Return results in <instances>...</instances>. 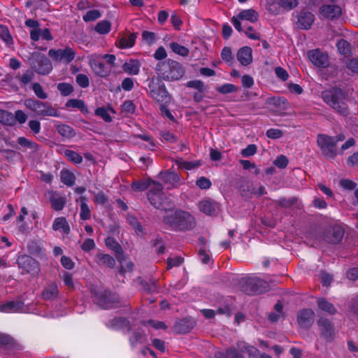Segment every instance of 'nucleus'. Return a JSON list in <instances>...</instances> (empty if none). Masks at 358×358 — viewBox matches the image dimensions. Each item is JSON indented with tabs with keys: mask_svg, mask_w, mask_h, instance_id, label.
Segmentation results:
<instances>
[{
	"mask_svg": "<svg viewBox=\"0 0 358 358\" xmlns=\"http://www.w3.org/2000/svg\"><path fill=\"white\" fill-rule=\"evenodd\" d=\"M162 222L171 229L178 231H189L196 226L194 217L189 213L180 209L164 216Z\"/></svg>",
	"mask_w": 358,
	"mask_h": 358,
	"instance_id": "nucleus-1",
	"label": "nucleus"
},
{
	"mask_svg": "<svg viewBox=\"0 0 358 358\" xmlns=\"http://www.w3.org/2000/svg\"><path fill=\"white\" fill-rule=\"evenodd\" d=\"M159 76L166 81H175L181 79L185 73L183 66L171 59L159 62L156 66Z\"/></svg>",
	"mask_w": 358,
	"mask_h": 358,
	"instance_id": "nucleus-2",
	"label": "nucleus"
},
{
	"mask_svg": "<svg viewBox=\"0 0 358 358\" xmlns=\"http://www.w3.org/2000/svg\"><path fill=\"white\" fill-rule=\"evenodd\" d=\"M322 96L324 102L338 113L343 116L349 114L348 105L344 101L345 93L342 89L335 87L329 90H325L322 93Z\"/></svg>",
	"mask_w": 358,
	"mask_h": 358,
	"instance_id": "nucleus-3",
	"label": "nucleus"
},
{
	"mask_svg": "<svg viewBox=\"0 0 358 358\" xmlns=\"http://www.w3.org/2000/svg\"><path fill=\"white\" fill-rule=\"evenodd\" d=\"M90 293L93 301L103 309L111 308L113 307V304L119 302L118 296L108 289L92 285Z\"/></svg>",
	"mask_w": 358,
	"mask_h": 358,
	"instance_id": "nucleus-4",
	"label": "nucleus"
},
{
	"mask_svg": "<svg viewBox=\"0 0 358 358\" xmlns=\"http://www.w3.org/2000/svg\"><path fill=\"white\" fill-rule=\"evenodd\" d=\"M153 186L147 192V198L150 204L155 208L164 211H168L173 208L170 201L163 192V186L159 182H152Z\"/></svg>",
	"mask_w": 358,
	"mask_h": 358,
	"instance_id": "nucleus-5",
	"label": "nucleus"
},
{
	"mask_svg": "<svg viewBox=\"0 0 358 358\" xmlns=\"http://www.w3.org/2000/svg\"><path fill=\"white\" fill-rule=\"evenodd\" d=\"M163 80L159 76L150 78L148 84V94L152 99L159 103H169L171 96L167 91Z\"/></svg>",
	"mask_w": 358,
	"mask_h": 358,
	"instance_id": "nucleus-6",
	"label": "nucleus"
},
{
	"mask_svg": "<svg viewBox=\"0 0 358 358\" xmlns=\"http://www.w3.org/2000/svg\"><path fill=\"white\" fill-rule=\"evenodd\" d=\"M24 106L30 110L33 111L37 116H59L58 110L49 102H44L38 99L29 98L24 100Z\"/></svg>",
	"mask_w": 358,
	"mask_h": 358,
	"instance_id": "nucleus-7",
	"label": "nucleus"
},
{
	"mask_svg": "<svg viewBox=\"0 0 358 358\" xmlns=\"http://www.w3.org/2000/svg\"><path fill=\"white\" fill-rule=\"evenodd\" d=\"M32 70L40 75H48L52 70V64L48 57L39 52H34L28 59Z\"/></svg>",
	"mask_w": 358,
	"mask_h": 358,
	"instance_id": "nucleus-8",
	"label": "nucleus"
},
{
	"mask_svg": "<svg viewBox=\"0 0 358 358\" xmlns=\"http://www.w3.org/2000/svg\"><path fill=\"white\" fill-rule=\"evenodd\" d=\"M317 144L327 158L334 159L336 157V145L333 136L320 134L317 136Z\"/></svg>",
	"mask_w": 358,
	"mask_h": 358,
	"instance_id": "nucleus-9",
	"label": "nucleus"
},
{
	"mask_svg": "<svg viewBox=\"0 0 358 358\" xmlns=\"http://www.w3.org/2000/svg\"><path fill=\"white\" fill-rule=\"evenodd\" d=\"M16 263L24 272L32 275H38L41 271L39 262L30 255H19Z\"/></svg>",
	"mask_w": 358,
	"mask_h": 358,
	"instance_id": "nucleus-10",
	"label": "nucleus"
},
{
	"mask_svg": "<svg viewBox=\"0 0 358 358\" xmlns=\"http://www.w3.org/2000/svg\"><path fill=\"white\" fill-rule=\"evenodd\" d=\"M345 234L344 229L339 225L330 226L327 228L322 235L317 236L316 238H322L323 240L329 244H338L341 242Z\"/></svg>",
	"mask_w": 358,
	"mask_h": 358,
	"instance_id": "nucleus-11",
	"label": "nucleus"
},
{
	"mask_svg": "<svg viewBox=\"0 0 358 358\" xmlns=\"http://www.w3.org/2000/svg\"><path fill=\"white\" fill-rule=\"evenodd\" d=\"M307 56L309 60L315 66L324 69L329 66V58L328 54L319 49L308 50Z\"/></svg>",
	"mask_w": 358,
	"mask_h": 358,
	"instance_id": "nucleus-12",
	"label": "nucleus"
},
{
	"mask_svg": "<svg viewBox=\"0 0 358 358\" xmlns=\"http://www.w3.org/2000/svg\"><path fill=\"white\" fill-rule=\"evenodd\" d=\"M315 321V313L310 308L300 310L297 315V322L299 327L304 329H309Z\"/></svg>",
	"mask_w": 358,
	"mask_h": 358,
	"instance_id": "nucleus-13",
	"label": "nucleus"
},
{
	"mask_svg": "<svg viewBox=\"0 0 358 358\" xmlns=\"http://www.w3.org/2000/svg\"><path fill=\"white\" fill-rule=\"evenodd\" d=\"M196 325V322L191 317H184L177 320L172 327V330L177 334L189 333Z\"/></svg>",
	"mask_w": 358,
	"mask_h": 358,
	"instance_id": "nucleus-14",
	"label": "nucleus"
},
{
	"mask_svg": "<svg viewBox=\"0 0 358 358\" xmlns=\"http://www.w3.org/2000/svg\"><path fill=\"white\" fill-rule=\"evenodd\" d=\"M321 336L327 341H331L334 336V324L327 318L321 317L317 320Z\"/></svg>",
	"mask_w": 358,
	"mask_h": 358,
	"instance_id": "nucleus-15",
	"label": "nucleus"
},
{
	"mask_svg": "<svg viewBox=\"0 0 358 358\" xmlns=\"http://www.w3.org/2000/svg\"><path fill=\"white\" fill-rule=\"evenodd\" d=\"M159 178L164 183L170 185V187H168L169 189L178 187L180 185V177L176 173L170 171H161L159 174Z\"/></svg>",
	"mask_w": 358,
	"mask_h": 358,
	"instance_id": "nucleus-16",
	"label": "nucleus"
},
{
	"mask_svg": "<svg viewBox=\"0 0 358 358\" xmlns=\"http://www.w3.org/2000/svg\"><path fill=\"white\" fill-rule=\"evenodd\" d=\"M105 243L107 248L113 250L115 254V257L121 264L125 261L126 256L122 246L117 242L113 237H108L105 239Z\"/></svg>",
	"mask_w": 358,
	"mask_h": 358,
	"instance_id": "nucleus-17",
	"label": "nucleus"
},
{
	"mask_svg": "<svg viewBox=\"0 0 358 358\" xmlns=\"http://www.w3.org/2000/svg\"><path fill=\"white\" fill-rule=\"evenodd\" d=\"M320 10L324 17L331 20H337L342 15V9L337 5H323Z\"/></svg>",
	"mask_w": 358,
	"mask_h": 358,
	"instance_id": "nucleus-18",
	"label": "nucleus"
},
{
	"mask_svg": "<svg viewBox=\"0 0 358 358\" xmlns=\"http://www.w3.org/2000/svg\"><path fill=\"white\" fill-rule=\"evenodd\" d=\"M89 64L94 73L98 76L105 78L109 76L111 71V68L108 67L102 61L90 59Z\"/></svg>",
	"mask_w": 358,
	"mask_h": 358,
	"instance_id": "nucleus-19",
	"label": "nucleus"
},
{
	"mask_svg": "<svg viewBox=\"0 0 358 358\" xmlns=\"http://www.w3.org/2000/svg\"><path fill=\"white\" fill-rule=\"evenodd\" d=\"M298 24L300 29H310L314 20V15L309 12L301 10L297 15Z\"/></svg>",
	"mask_w": 358,
	"mask_h": 358,
	"instance_id": "nucleus-20",
	"label": "nucleus"
},
{
	"mask_svg": "<svg viewBox=\"0 0 358 358\" xmlns=\"http://www.w3.org/2000/svg\"><path fill=\"white\" fill-rule=\"evenodd\" d=\"M199 210L206 215L213 216L217 213L218 204L210 200H203L198 204Z\"/></svg>",
	"mask_w": 358,
	"mask_h": 358,
	"instance_id": "nucleus-21",
	"label": "nucleus"
},
{
	"mask_svg": "<svg viewBox=\"0 0 358 358\" xmlns=\"http://www.w3.org/2000/svg\"><path fill=\"white\" fill-rule=\"evenodd\" d=\"M238 61L243 66H248L252 62V48L248 46H244L238 50L237 55Z\"/></svg>",
	"mask_w": 358,
	"mask_h": 358,
	"instance_id": "nucleus-22",
	"label": "nucleus"
},
{
	"mask_svg": "<svg viewBox=\"0 0 358 358\" xmlns=\"http://www.w3.org/2000/svg\"><path fill=\"white\" fill-rule=\"evenodd\" d=\"M24 306V303L22 301H10L0 304V311L6 313L18 312L23 309Z\"/></svg>",
	"mask_w": 358,
	"mask_h": 358,
	"instance_id": "nucleus-23",
	"label": "nucleus"
},
{
	"mask_svg": "<svg viewBox=\"0 0 358 358\" xmlns=\"http://www.w3.org/2000/svg\"><path fill=\"white\" fill-rule=\"evenodd\" d=\"M107 326L113 329H122L124 327H127L128 331H132L129 320L122 317H115L110 320Z\"/></svg>",
	"mask_w": 358,
	"mask_h": 358,
	"instance_id": "nucleus-24",
	"label": "nucleus"
},
{
	"mask_svg": "<svg viewBox=\"0 0 358 358\" xmlns=\"http://www.w3.org/2000/svg\"><path fill=\"white\" fill-rule=\"evenodd\" d=\"M239 289L248 295H253V278L245 277L241 278L238 284Z\"/></svg>",
	"mask_w": 358,
	"mask_h": 358,
	"instance_id": "nucleus-25",
	"label": "nucleus"
},
{
	"mask_svg": "<svg viewBox=\"0 0 358 358\" xmlns=\"http://www.w3.org/2000/svg\"><path fill=\"white\" fill-rule=\"evenodd\" d=\"M16 341L9 334L0 332V348L6 350H13L17 346Z\"/></svg>",
	"mask_w": 358,
	"mask_h": 358,
	"instance_id": "nucleus-26",
	"label": "nucleus"
},
{
	"mask_svg": "<svg viewBox=\"0 0 358 358\" xmlns=\"http://www.w3.org/2000/svg\"><path fill=\"white\" fill-rule=\"evenodd\" d=\"M58 287L55 282H52L43 290L41 296L44 300H53L58 296Z\"/></svg>",
	"mask_w": 358,
	"mask_h": 358,
	"instance_id": "nucleus-27",
	"label": "nucleus"
},
{
	"mask_svg": "<svg viewBox=\"0 0 358 358\" xmlns=\"http://www.w3.org/2000/svg\"><path fill=\"white\" fill-rule=\"evenodd\" d=\"M95 258L99 265H104L110 268H114L115 265V259L110 255L98 253Z\"/></svg>",
	"mask_w": 358,
	"mask_h": 358,
	"instance_id": "nucleus-28",
	"label": "nucleus"
},
{
	"mask_svg": "<svg viewBox=\"0 0 358 358\" xmlns=\"http://www.w3.org/2000/svg\"><path fill=\"white\" fill-rule=\"evenodd\" d=\"M253 295L260 294L268 290V282L261 278H253Z\"/></svg>",
	"mask_w": 358,
	"mask_h": 358,
	"instance_id": "nucleus-29",
	"label": "nucleus"
},
{
	"mask_svg": "<svg viewBox=\"0 0 358 358\" xmlns=\"http://www.w3.org/2000/svg\"><path fill=\"white\" fill-rule=\"evenodd\" d=\"M27 250L30 255L42 257L45 255V249L41 246L38 242L31 240L27 243Z\"/></svg>",
	"mask_w": 358,
	"mask_h": 358,
	"instance_id": "nucleus-30",
	"label": "nucleus"
},
{
	"mask_svg": "<svg viewBox=\"0 0 358 358\" xmlns=\"http://www.w3.org/2000/svg\"><path fill=\"white\" fill-rule=\"evenodd\" d=\"M140 66V62L136 59H130L122 65L123 70L129 75L138 74Z\"/></svg>",
	"mask_w": 358,
	"mask_h": 358,
	"instance_id": "nucleus-31",
	"label": "nucleus"
},
{
	"mask_svg": "<svg viewBox=\"0 0 358 358\" xmlns=\"http://www.w3.org/2000/svg\"><path fill=\"white\" fill-rule=\"evenodd\" d=\"M52 229L54 231L62 229L65 234H69L71 231L70 227L64 217H57L53 222Z\"/></svg>",
	"mask_w": 358,
	"mask_h": 358,
	"instance_id": "nucleus-32",
	"label": "nucleus"
},
{
	"mask_svg": "<svg viewBox=\"0 0 358 358\" xmlns=\"http://www.w3.org/2000/svg\"><path fill=\"white\" fill-rule=\"evenodd\" d=\"M66 108H75L79 109L84 115L90 113V111L83 100L72 99H69L65 104Z\"/></svg>",
	"mask_w": 358,
	"mask_h": 358,
	"instance_id": "nucleus-33",
	"label": "nucleus"
},
{
	"mask_svg": "<svg viewBox=\"0 0 358 358\" xmlns=\"http://www.w3.org/2000/svg\"><path fill=\"white\" fill-rule=\"evenodd\" d=\"M238 18L241 20H248L251 22H256L258 21L259 15L257 12L251 8L240 12L238 15Z\"/></svg>",
	"mask_w": 358,
	"mask_h": 358,
	"instance_id": "nucleus-34",
	"label": "nucleus"
},
{
	"mask_svg": "<svg viewBox=\"0 0 358 358\" xmlns=\"http://www.w3.org/2000/svg\"><path fill=\"white\" fill-rule=\"evenodd\" d=\"M56 129L62 136L69 139L73 138L76 135L74 129L65 124L57 125Z\"/></svg>",
	"mask_w": 358,
	"mask_h": 358,
	"instance_id": "nucleus-35",
	"label": "nucleus"
},
{
	"mask_svg": "<svg viewBox=\"0 0 358 358\" xmlns=\"http://www.w3.org/2000/svg\"><path fill=\"white\" fill-rule=\"evenodd\" d=\"M146 340V336L143 330L138 329L132 331V335L129 338L130 343L134 346L137 343H143Z\"/></svg>",
	"mask_w": 358,
	"mask_h": 358,
	"instance_id": "nucleus-36",
	"label": "nucleus"
},
{
	"mask_svg": "<svg viewBox=\"0 0 358 358\" xmlns=\"http://www.w3.org/2000/svg\"><path fill=\"white\" fill-rule=\"evenodd\" d=\"M338 50L340 54L343 55L345 57H348L352 55L351 44L345 39H340L336 44Z\"/></svg>",
	"mask_w": 358,
	"mask_h": 358,
	"instance_id": "nucleus-37",
	"label": "nucleus"
},
{
	"mask_svg": "<svg viewBox=\"0 0 358 358\" xmlns=\"http://www.w3.org/2000/svg\"><path fill=\"white\" fill-rule=\"evenodd\" d=\"M317 306L321 310L329 313L330 315H334L337 312V310L334 305L329 302L325 298L319 299L317 300Z\"/></svg>",
	"mask_w": 358,
	"mask_h": 358,
	"instance_id": "nucleus-38",
	"label": "nucleus"
},
{
	"mask_svg": "<svg viewBox=\"0 0 358 358\" xmlns=\"http://www.w3.org/2000/svg\"><path fill=\"white\" fill-rule=\"evenodd\" d=\"M61 181L67 186H72L75 183V175L66 169H62L60 173Z\"/></svg>",
	"mask_w": 358,
	"mask_h": 358,
	"instance_id": "nucleus-39",
	"label": "nucleus"
},
{
	"mask_svg": "<svg viewBox=\"0 0 358 358\" xmlns=\"http://www.w3.org/2000/svg\"><path fill=\"white\" fill-rule=\"evenodd\" d=\"M17 143L22 148H29L32 150L34 152H38L40 149V146L36 142L29 141L25 137H19L17 140Z\"/></svg>",
	"mask_w": 358,
	"mask_h": 358,
	"instance_id": "nucleus-40",
	"label": "nucleus"
},
{
	"mask_svg": "<svg viewBox=\"0 0 358 358\" xmlns=\"http://www.w3.org/2000/svg\"><path fill=\"white\" fill-rule=\"evenodd\" d=\"M275 202L277 205L281 208H287L292 206H296L297 208H299L296 206L299 203V199L296 196L292 197L290 199L282 197Z\"/></svg>",
	"mask_w": 358,
	"mask_h": 358,
	"instance_id": "nucleus-41",
	"label": "nucleus"
},
{
	"mask_svg": "<svg viewBox=\"0 0 358 358\" xmlns=\"http://www.w3.org/2000/svg\"><path fill=\"white\" fill-rule=\"evenodd\" d=\"M52 208L57 211L62 210L66 204V199L59 196H52L50 199Z\"/></svg>",
	"mask_w": 358,
	"mask_h": 358,
	"instance_id": "nucleus-42",
	"label": "nucleus"
},
{
	"mask_svg": "<svg viewBox=\"0 0 358 358\" xmlns=\"http://www.w3.org/2000/svg\"><path fill=\"white\" fill-rule=\"evenodd\" d=\"M136 37L137 36L136 33L130 34L128 38L122 37L119 41L120 48H128L133 47L135 44Z\"/></svg>",
	"mask_w": 358,
	"mask_h": 358,
	"instance_id": "nucleus-43",
	"label": "nucleus"
},
{
	"mask_svg": "<svg viewBox=\"0 0 358 358\" xmlns=\"http://www.w3.org/2000/svg\"><path fill=\"white\" fill-rule=\"evenodd\" d=\"M60 61L65 60L67 63L72 62L76 55L75 51L69 48L66 47L65 49H59Z\"/></svg>",
	"mask_w": 358,
	"mask_h": 358,
	"instance_id": "nucleus-44",
	"label": "nucleus"
},
{
	"mask_svg": "<svg viewBox=\"0 0 358 358\" xmlns=\"http://www.w3.org/2000/svg\"><path fill=\"white\" fill-rule=\"evenodd\" d=\"M80 218L83 220H87L90 218V210L87 204V199L85 196L80 197Z\"/></svg>",
	"mask_w": 358,
	"mask_h": 358,
	"instance_id": "nucleus-45",
	"label": "nucleus"
},
{
	"mask_svg": "<svg viewBox=\"0 0 358 358\" xmlns=\"http://www.w3.org/2000/svg\"><path fill=\"white\" fill-rule=\"evenodd\" d=\"M0 122L7 126H14L13 113L5 110L0 109Z\"/></svg>",
	"mask_w": 358,
	"mask_h": 358,
	"instance_id": "nucleus-46",
	"label": "nucleus"
},
{
	"mask_svg": "<svg viewBox=\"0 0 358 358\" xmlns=\"http://www.w3.org/2000/svg\"><path fill=\"white\" fill-rule=\"evenodd\" d=\"M154 182L152 180H136L131 183V188L136 192H143L148 188V187Z\"/></svg>",
	"mask_w": 358,
	"mask_h": 358,
	"instance_id": "nucleus-47",
	"label": "nucleus"
},
{
	"mask_svg": "<svg viewBox=\"0 0 358 358\" xmlns=\"http://www.w3.org/2000/svg\"><path fill=\"white\" fill-rule=\"evenodd\" d=\"M111 29V23L108 20L99 22L94 27V30L100 34H108Z\"/></svg>",
	"mask_w": 358,
	"mask_h": 358,
	"instance_id": "nucleus-48",
	"label": "nucleus"
},
{
	"mask_svg": "<svg viewBox=\"0 0 358 358\" xmlns=\"http://www.w3.org/2000/svg\"><path fill=\"white\" fill-rule=\"evenodd\" d=\"M169 45L171 50L178 55L187 57L189 53V50L188 48L180 45L176 42H171Z\"/></svg>",
	"mask_w": 358,
	"mask_h": 358,
	"instance_id": "nucleus-49",
	"label": "nucleus"
},
{
	"mask_svg": "<svg viewBox=\"0 0 358 358\" xmlns=\"http://www.w3.org/2000/svg\"><path fill=\"white\" fill-rule=\"evenodd\" d=\"M138 279L139 282L145 292L149 294L157 292V287L155 280H150L149 282H148L143 279H141V278Z\"/></svg>",
	"mask_w": 358,
	"mask_h": 358,
	"instance_id": "nucleus-50",
	"label": "nucleus"
},
{
	"mask_svg": "<svg viewBox=\"0 0 358 358\" xmlns=\"http://www.w3.org/2000/svg\"><path fill=\"white\" fill-rule=\"evenodd\" d=\"M0 38L8 45L13 43L9 29L6 25L0 24Z\"/></svg>",
	"mask_w": 358,
	"mask_h": 358,
	"instance_id": "nucleus-51",
	"label": "nucleus"
},
{
	"mask_svg": "<svg viewBox=\"0 0 358 358\" xmlns=\"http://www.w3.org/2000/svg\"><path fill=\"white\" fill-rule=\"evenodd\" d=\"M64 156L73 164H80L83 162L82 156L73 150H65Z\"/></svg>",
	"mask_w": 358,
	"mask_h": 358,
	"instance_id": "nucleus-52",
	"label": "nucleus"
},
{
	"mask_svg": "<svg viewBox=\"0 0 358 358\" xmlns=\"http://www.w3.org/2000/svg\"><path fill=\"white\" fill-rule=\"evenodd\" d=\"M136 106L131 100H126L122 105L121 113L124 114L126 116L132 115L135 113Z\"/></svg>",
	"mask_w": 358,
	"mask_h": 358,
	"instance_id": "nucleus-53",
	"label": "nucleus"
},
{
	"mask_svg": "<svg viewBox=\"0 0 358 358\" xmlns=\"http://www.w3.org/2000/svg\"><path fill=\"white\" fill-rule=\"evenodd\" d=\"M57 90L60 92V94L66 96L70 95L74 90L73 86L67 83H60L57 85Z\"/></svg>",
	"mask_w": 358,
	"mask_h": 358,
	"instance_id": "nucleus-54",
	"label": "nucleus"
},
{
	"mask_svg": "<svg viewBox=\"0 0 358 358\" xmlns=\"http://www.w3.org/2000/svg\"><path fill=\"white\" fill-rule=\"evenodd\" d=\"M238 90V87L233 84H224L216 88V90L222 94H227L231 92H236Z\"/></svg>",
	"mask_w": 358,
	"mask_h": 358,
	"instance_id": "nucleus-55",
	"label": "nucleus"
},
{
	"mask_svg": "<svg viewBox=\"0 0 358 358\" xmlns=\"http://www.w3.org/2000/svg\"><path fill=\"white\" fill-rule=\"evenodd\" d=\"M186 86L187 87L196 89L201 93H203L206 90L203 82L200 80H190L187 83Z\"/></svg>",
	"mask_w": 358,
	"mask_h": 358,
	"instance_id": "nucleus-56",
	"label": "nucleus"
},
{
	"mask_svg": "<svg viewBox=\"0 0 358 358\" xmlns=\"http://www.w3.org/2000/svg\"><path fill=\"white\" fill-rule=\"evenodd\" d=\"M32 89L38 99H45L48 98V94L43 90L42 86L38 83H34L32 85Z\"/></svg>",
	"mask_w": 358,
	"mask_h": 358,
	"instance_id": "nucleus-57",
	"label": "nucleus"
},
{
	"mask_svg": "<svg viewBox=\"0 0 358 358\" xmlns=\"http://www.w3.org/2000/svg\"><path fill=\"white\" fill-rule=\"evenodd\" d=\"M345 66L352 73L358 74V57L348 59Z\"/></svg>",
	"mask_w": 358,
	"mask_h": 358,
	"instance_id": "nucleus-58",
	"label": "nucleus"
},
{
	"mask_svg": "<svg viewBox=\"0 0 358 358\" xmlns=\"http://www.w3.org/2000/svg\"><path fill=\"white\" fill-rule=\"evenodd\" d=\"M95 115L101 117L105 122H110L112 121L111 116L108 114L105 107H99L95 110Z\"/></svg>",
	"mask_w": 358,
	"mask_h": 358,
	"instance_id": "nucleus-59",
	"label": "nucleus"
},
{
	"mask_svg": "<svg viewBox=\"0 0 358 358\" xmlns=\"http://www.w3.org/2000/svg\"><path fill=\"white\" fill-rule=\"evenodd\" d=\"M177 164L180 168H184L187 170H191L195 168L199 167L201 166V162L200 161H196V162H179L176 161Z\"/></svg>",
	"mask_w": 358,
	"mask_h": 358,
	"instance_id": "nucleus-60",
	"label": "nucleus"
},
{
	"mask_svg": "<svg viewBox=\"0 0 358 358\" xmlns=\"http://www.w3.org/2000/svg\"><path fill=\"white\" fill-rule=\"evenodd\" d=\"M278 4L285 10H289L298 5V0H278Z\"/></svg>",
	"mask_w": 358,
	"mask_h": 358,
	"instance_id": "nucleus-61",
	"label": "nucleus"
},
{
	"mask_svg": "<svg viewBox=\"0 0 358 358\" xmlns=\"http://www.w3.org/2000/svg\"><path fill=\"white\" fill-rule=\"evenodd\" d=\"M101 17V12L98 10H90L83 16L85 22L96 20Z\"/></svg>",
	"mask_w": 358,
	"mask_h": 358,
	"instance_id": "nucleus-62",
	"label": "nucleus"
},
{
	"mask_svg": "<svg viewBox=\"0 0 358 358\" xmlns=\"http://www.w3.org/2000/svg\"><path fill=\"white\" fill-rule=\"evenodd\" d=\"M27 118V115L21 110H16L15 115H13V119H14V125L17 122H18L20 124L26 122Z\"/></svg>",
	"mask_w": 358,
	"mask_h": 358,
	"instance_id": "nucleus-63",
	"label": "nucleus"
},
{
	"mask_svg": "<svg viewBox=\"0 0 358 358\" xmlns=\"http://www.w3.org/2000/svg\"><path fill=\"white\" fill-rule=\"evenodd\" d=\"M257 151V147L255 144H250L241 150V155L243 157H248L254 155Z\"/></svg>",
	"mask_w": 358,
	"mask_h": 358,
	"instance_id": "nucleus-64",
	"label": "nucleus"
}]
</instances>
